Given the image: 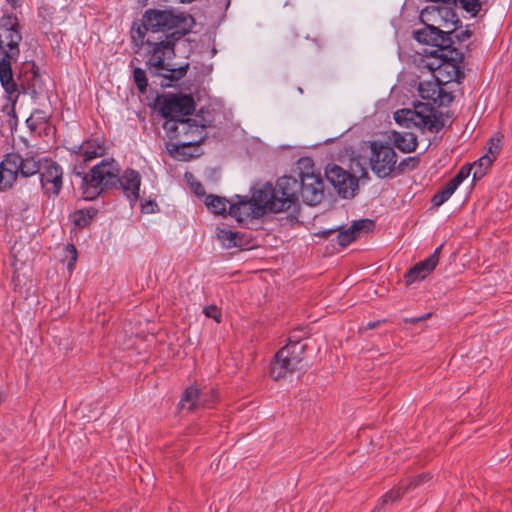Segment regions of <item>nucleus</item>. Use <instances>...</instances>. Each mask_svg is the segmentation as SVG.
I'll list each match as a JSON object with an SVG mask.
<instances>
[{
	"mask_svg": "<svg viewBox=\"0 0 512 512\" xmlns=\"http://www.w3.org/2000/svg\"><path fill=\"white\" fill-rule=\"evenodd\" d=\"M430 314H426L425 316L423 317H419V318H413V319H406L407 322H411V323H418L420 322L421 320H424L426 319L427 317H429Z\"/></svg>",
	"mask_w": 512,
	"mask_h": 512,
	"instance_id": "nucleus-46",
	"label": "nucleus"
},
{
	"mask_svg": "<svg viewBox=\"0 0 512 512\" xmlns=\"http://www.w3.org/2000/svg\"><path fill=\"white\" fill-rule=\"evenodd\" d=\"M49 118H50L49 111L42 110V109H36L31 113V115L27 121L34 122L36 124H42V123L48 122Z\"/></svg>",
	"mask_w": 512,
	"mask_h": 512,
	"instance_id": "nucleus-34",
	"label": "nucleus"
},
{
	"mask_svg": "<svg viewBox=\"0 0 512 512\" xmlns=\"http://www.w3.org/2000/svg\"><path fill=\"white\" fill-rule=\"evenodd\" d=\"M414 38L419 42L434 49L426 51L424 54H437L441 51L452 46L451 36H448L447 31L438 30L437 28L424 25V28L414 32Z\"/></svg>",
	"mask_w": 512,
	"mask_h": 512,
	"instance_id": "nucleus-16",
	"label": "nucleus"
},
{
	"mask_svg": "<svg viewBox=\"0 0 512 512\" xmlns=\"http://www.w3.org/2000/svg\"><path fill=\"white\" fill-rule=\"evenodd\" d=\"M429 479V476L427 474H422V475H419L417 477H415L412 481H410V483L407 486L408 489L412 488V487H416V486H419L420 484H422L423 482H425L426 480Z\"/></svg>",
	"mask_w": 512,
	"mask_h": 512,
	"instance_id": "nucleus-40",
	"label": "nucleus"
},
{
	"mask_svg": "<svg viewBox=\"0 0 512 512\" xmlns=\"http://www.w3.org/2000/svg\"><path fill=\"white\" fill-rule=\"evenodd\" d=\"M191 187L193 188L195 194H197L199 196L204 195L205 190L199 182L191 183Z\"/></svg>",
	"mask_w": 512,
	"mask_h": 512,
	"instance_id": "nucleus-41",
	"label": "nucleus"
},
{
	"mask_svg": "<svg viewBox=\"0 0 512 512\" xmlns=\"http://www.w3.org/2000/svg\"><path fill=\"white\" fill-rule=\"evenodd\" d=\"M165 96L170 97V96H186V95L185 94H166Z\"/></svg>",
	"mask_w": 512,
	"mask_h": 512,
	"instance_id": "nucleus-48",
	"label": "nucleus"
},
{
	"mask_svg": "<svg viewBox=\"0 0 512 512\" xmlns=\"http://www.w3.org/2000/svg\"><path fill=\"white\" fill-rule=\"evenodd\" d=\"M266 193L260 187H255L250 198L237 196L238 201L230 204L229 215L240 223L263 216L268 212L267 202L264 201Z\"/></svg>",
	"mask_w": 512,
	"mask_h": 512,
	"instance_id": "nucleus-12",
	"label": "nucleus"
},
{
	"mask_svg": "<svg viewBox=\"0 0 512 512\" xmlns=\"http://www.w3.org/2000/svg\"><path fill=\"white\" fill-rule=\"evenodd\" d=\"M304 350L305 345L300 344L298 341H290L286 346L282 347L271 362V377L274 380H279L299 369Z\"/></svg>",
	"mask_w": 512,
	"mask_h": 512,
	"instance_id": "nucleus-11",
	"label": "nucleus"
},
{
	"mask_svg": "<svg viewBox=\"0 0 512 512\" xmlns=\"http://www.w3.org/2000/svg\"><path fill=\"white\" fill-rule=\"evenodd\" d=\"M379 323H380V321L369 322L363 329L364 330L374 329V328H376L379 325Z\"/></svg>",
	"mask_w": 512,
	"mask_h": 512,
	"instance_id": "nucleus-45",
	"label": "nucleus"
},
{
	"mask_svg": "<svg viewBox=\"0 0 512 512\" xmlns=\"http://www.w3.org/2000/svg\"><path fill=\"white\" fill-rule=\"evenodd\" d=\"M185 176H186V177H188V176L192 177V174L185 173Z\"/></svg>",
	"mask_w": 512,
	"mask_h": 512,
	"instance_id": "nucleus-50",
	"label": "nucleus"
},
{
	"mask_svg": "<svg viewBox=\"0 0 512 512\" xmlns=\"http://www.w3.org/2000/svg\"><path fill=\"white\" fill-rule=\"evenodd\" d=\"M370 167L379 178L395 176L397 154L395 150L377 142L371 143Z\"/></svg>",
	"mask_w": 512,
	"mask_h": 512,
	"instance_id": "nucleus-13",
	"label": "nucleus"
},
{
	"mask_svg": "<svg viewBox=\"0 0 512 512\" xmlns=\"http://www.w3.org/2000/svg\"><path fill=\"white\" fill-rule=\"evenodd\" d=\"M394 145L405 153L413 152L417 147V136L412 132H392L391 137Z\"/></svg>",
	"mask_w": 512,
	"mask_h": 512,
	"instance_id": "nucleus-20",
	"label": "nucleus"
},
{
	"mask_svg": "<svg viewBox=\"0 0 512 512\" xmlns=\"http://www.w3.org/2000/svg\"><path fill=\"white\" fill-rule=\"evenodd\" d=\"M455 6V0H452V2L443 1L442 3L431 4L421 10L420 20L426 26L447 31L448 36H450L459 23Z\"/></svg>",
	"mask_w": 512,
	"mask_h": 512,
	"instance_id": "nucleus-10",
	"label": "nucleus"
},
{
	"mask_svg": "<svg viewBox=\"0 0 512 512\" xmlns=\"http://www.w3.org/2000/svg\"><path fill=\"white\" fill-rule=\"evenodd\" d=\"M43 162L37 160L34 156H21V167H19V174L23 177L32 176L40 172Z\"/></svg>",
	"mask_w": 512,
	"mask_h": 512,
	"instance_id": "nucleus-23",
	"label": "nucleus"
},
{
	"mask_svg": "<svg viewBox=\"0 0 512 512\" xmlns=\"http://www.w3.org/2000/svg\"><path fill=\"white\" fill-rule=\"evenodd\" d=\"M299 170V191L303 201L311 206L319 204L324 196V184L320 173L315 172L314 162L309 157L300 158L297 162Z\"/></svg>",
	"mask_w": 512,
	"mask_h": 512,
	"instance_id": "nucleus-9",
	"label": "nucleus"
},
{
	"mask_svg": "<svg viewBox=\"0 0 512 512\" xmlns=\"http://www.w3.org/2000/svg\"><path fill=\"white\" fill-rule=\"evenodd\" d=\"M216 399V392L212 388H200L198 385L188 387L181 397V405L189 410L198 407H208Z\"/></svg>",
	"mask_w": 512,
	"mask_h": 512,
	"instance_id": "nucleus-17",
	"label": "nucleus"
},
{
	"mask_svg": "<svg viewBox=\"0 0 512 512\" xmlns=\"http://www.w3.org/2000/svg\"><path fill=\"white\" fill-rule=\"evenodd\" d=\"M260 190H265L267 196L264 201L267 202L268 212L280 213L291 209L298 202L299 182L292 176H283L279 178L273 186L271 183H265Z\"/></svg>",
	"mask_w": 512,
	"mask_h": 512,
	"instance_id": "nucleus-7",
	"label": "nucleus"
},
{
	"mask_svg": "<svg viewBox=\"0 0 512 512\" xmlns=\"http://www.w3.org/2000/svg\"><path fill=\"white\" fill-rule=\"evenodd\" d=\"M327 180L334 186L338 194L344 198H351L358 189V179L346 172L338 165L327 167L325 171Z\"/></svg>",
	"mask_w": 512,
	"mask_h": 512,
	"instance_id": "nucleus-14",
	"label": "nucleus"
},
{
	"mask_svg": "<svg viewBox=\"0 0 512 512\" xmlns=\"http://www.w3.org/2000/svg\"><path fill=\"white\" fill-rule=\"evenodd\" d=\"M350 227L358 237L361 233H368L369 231L373 230L374 222L370 219H360L354 221Z\"/></svg>",
	"mask_w": 512,
	"mask_h": 512,
	"instance_id": "nucleus-29",
	"label": "nucleus"
},
{
	"mask_svg": "<svg viewBox=\"0 0 512 512\" xmlns=\"http://www.w3.org/2000/svg\"><path fill=\"white\" fill-rule=\"evenodd\" d=\"M157 204L153 201H148L144 205H142V210L146 213H152L154 212V207H156Z\"/></svg>",
	"mask_w": 512,
	"mask_h": 512,
	"instance_id": "nucleus-43",
	"label": "nucleus"
},
{
	"mask_svg": "<svg viewBox=\"0 0 512 512\" xmlns=\"http://www.w3.org/2000/svg\"><path fill=\"white\" fill-rule=\"evenodd\" d=\"M67 251L69 252L70 254V262L68 263V269H72L74 267V264L77 260V250L75 248V246L73 245H67Z\"/></svg>",
	"mask_w": 512,
	"mask_h": 512,
	"instance_id": "nucleus-39",
	"label": "nucleus"
},
{
	"mask_svg": "<svg viewBox=\"0 0 512 512\" xmlns=\"http://www.w3.org/2000/svg\"><path fill=\"white\" fill-rule=\"evenodd\" d=\"M494 160L495 159L493 157H491L488 154H485L481 158H479L477 161H475L471 165V167L473 169V179L482 178Z\"/></svg>",
	"mask_w": 512,
	"mask_h": 512,
	"instance_id": "nucleus-26",
	"label": "nucleus"
},
{
	"mask_svg": "<svg viewBox=\"0 0 512 512\" xmlns=\"http://www.w3.org/2000/svg\"><path fill=\"white\" fill-rule=\"evenodd\" d=\"M40 182L47 196H57L63 184V170L52 160L45 159L40 170Z\"/></svg>",
	"mask_w": 512,
	"mask_h": 512,
	"instance_id": "nucleus-15",
	"label": "nucleus"
},
{
	"mask_svg": "<svg viewBox=\"0 0 512 512\" xmlns=\"http://www.w3.org/2000/svg\"><path fill=\"white\" fill-rule=\"evenodd\" d=\"M427 102L415 103L413 109H400L394 113V119L400 126L416 128L422 132H439L446 124L448 115L441 109L438 98H426Z\"/></svg>",
	"mask_w": 512,
	"mask_h": 512,
	"instance_id": "nucleus-5",
	"label": "nucleus"
},
{
	"mask_svg": "<svg viewBox=\"0 0 512 512\" xmlns=\"http://www.w3.org/2000/svg\"><path fill=\"white\" fill-rule=\"evenodd\" d=\"M7 3L13 8L16 9L21 5V0H6Z\"/></svg>",
	"mask_w": 512,
	"mask_h": 512,
	"instance_id": "nucleus-44",
	"label": "nucleus"
},
{
	"mask_svg": "<svg viewBox=\"0 0 512 512\" xmlns=\"http://www.w3.org/2000/svg\"><path fill=\"white\" fill-rule=\"evenodd\" d=\"M461 7L472 16H475L481 8L479 0H460Z\"/></svg>",
	"mask_w": 512,
	"mask_h": 512,
	"instance_id": "nucleus-35",
	"label": "nucleus"
},
{
	"mask_svg": "<svg viewBox=\"0 0 512 512\" xmlns=\"http://www.w3.org/2000/svg\"><path fill=\"white\" fill-rule=\"evenodd\" d=\"M133 79L139 93H145L147 88V77L145 71L141 68H135L133 71Z\"/></svg>",
	"mask_w": 512,
	"mask_h": 512,
	"instance_id": "nucleus-31",
	"label": "nucleus"
},
{
	"mask_svg": "<svg viewBox=\"0 0 512 512\" xmlns=\"http://www.w3.org/2000/svg\"><path fill=\"white\" fill-rule=\"evenodd\" d=\"M21 156L17 153L7 154L0 163V191L10 188L19 175Z\"/></svg>",
	"mask_w": 512,
	"mask_h": 512,
	"instance_id": "nucleus-18",
	"label": "nucleus"
},
{
	"mask_svg": "<svg viewBox=\"0 0 512 512\" xmlns=\"http://www.w3.org/2000/svg\"><path fill=\"white\" fill-rule=\"evenodd\" d=\"M216 236L223 247L227 249L241 246V235L238 232L218 227L216 229Z\"/></svg>",
	"mask_w": 512,
	"mask_h": 512,
	"instance_id": "nucleus-22",
	"label": "nucleus"
},
{
	"mask_svg": "<svg viewBox=\"0 0 512 512\" xmlns=\"http://www.w3.org/2000/svg\"><path fill=\"white\" fill-rule=\"evenodd\" d=\"M470 36H471V32L468 29L462 30L458 34H456V38L459 41H465V40L469 39Z\"/></svg>",
	"mask_w": 512,
	"mask_h": 512,
	"instance_id": "nucleus-42",
	"label": "nucleus"
},
{
	"mask_svg": "<svg viewBox=\"0 0 512 512\" xmlns=\"http://www.w3.org/2000/svg\"><path fill=\"white\" fill-rule=\"evenodd\" d=\"M120 184L130 201H137L141 185L140 174L133 169H126L119 176V167L114 159H105L91 169L82 178V196L85 200H94L105 189Z\"/></svg>",
	"mask_w": 512,
	"mask_h": 512,
	"instance_id": "nucleus-4",
	"label": "nucleus"
},
{
	"mask_svg": "<svg viewBox=\"0 0 512 512\" xmlns=\"http://www.w3.org/2000/svg\"><path fill=\"white\" fill-rule=\"evenodd\" d=\"M407 490H408L407 486H401L396 489H393V490L389 491L388 493H386V495L383 497L381 503L383 505L387 504L389 502L393 503V502L397 501L398 499H400Z\"/></svg>",
	"mask_w": 512,
	"mask_h": 512,
	"instance_id": "nucleus-33",
	"label": "nucleus"
},
{
	"mask_svg": "<svg viewBox=\"0 0 512 512\" xmlns=\"http://www.w3.org/2000/svg\"><path fill=\"white\" fill-rule=\"evenodd\" d=\"M499 143H500V136L496 135V136L490 138L487 154L490 155L491 157H493L494 159L496 158V155L498 154V152L500 150Z\"/></svg>",
	"mask_w": 512,
	"mask_h": 512,
	"instance_id": "nucleus-38",
	"label": "nucleus"
},
{
	"mask_svg": "<svg viewBox=\"0 0 512 512\" xmlns=\"http://www.w3.org/2000/svg\"><path fill=\"white\" fill-rule=\"evenodd\" d=\"M461 61L462 53L452 46L437 54H421L414 62L419 70H427L430 73V79L421 80L414 73H403L391 89V93L405 95V91L410 94L417 91L419 96H451L442 85L460 83L464 75L460 69Z\"/></svg>",
	"mask_w": 512,
	"mask_h": 512,
	"instance_id": "nucleus-1",
	"label": "nucleus"
},
{
	"mask_svg": "<svg viewBox=\"0 0 512 512\" xmlns=\"http://www.w3.org/2000/svg\"><path fill=\"white\" fill-rule=\"evenodd\" d=\"M97 214L95 208L80 209L73 213L72 220L80 228L86 227Z\"/></svg>",
	"mask_w": 512,
	"mask_h": 512,
	"instance_id": "nucleus-24",
	"label": "nucleus"
},
{
	"mask_svg": "<svg viewBox=\"0 0 512 512\" xmlns=\"http://www.w3.org/2000/svg\"><path fill=\"white\" fill-rule=\"evenodd\" d=\"M22 35L19 22L14 15H3L0 18V82L8 94L19 91L27 96H37L42 93L40 76L31 69L21 72L17 81L13 79L12 64L16 63L19 55V45Z\"/></svg>",
	"mask_w": 512,
	"mask_h": 512,
	"instance_id": "nucleus-3",
	"label": "nucleus"
},
{
	"mask_svg": "<svg viewBox=\"0 0 512 512\" xmlns=\"http://www.w3.org/2000/svg\"><path fill=\"white\" fill-rule=\"evenodd\" d=\"M194 0H182V3H191L193 2Z\"/></svg>",
	"mask_w": 512,
	"mask_h": 512,
	"instance_id": "nucleus-49",
	"label": "nucleus"
},
{
	"mask_svg": "<svg viewBox=\"0 0 512 512\" xmlns=\"http://www.w3.org/2000/svg\"><path fill=\"white\" fill-rule=\"evenodd\" d=\"M337 229H329V230H324L322 231L320 234L322 237H328L331 233H333L334 231H336Z\"/></svg>",
	"mask_w": 512,
	"mask_h": 512,
	"instance_id": "nucleus-47",
	"label": "nucleus"
},
{
	"mask_svg": "<svg viewBox=\"0 0 512 512\" xmlns=\"http://www.w3.org/2000/svg\"><path fill=\"white\" fill-rule=\"evenodd\" d=\"M443 244L437 247L433 254H431L428 258L423 261L417 263L414 267H412L405 275L406 281L408 284L413 283L417 280L424 279L427 275H429L436 267L439 262L440 252L442 250Z\"/></svg>",
	"mask_w": 512,
	"mask_h": 512,
	"instance_id": "nucleus-19",
	"label": "nucleus"
},
{
	"mask_svg": "<svg viewBox=\"0 0 512 512\" xmlns=\"http://www.w3.org/2000/svg\"><path fill=\"white\" fill-rule=\"evenodd\" d=\"M458 188L457 184L449 180L446 185L432 198L434 206L439 207L445 203Z\"/></svg>",
	"mask_w": 512,
	"mask_h": 512,
	"instance_id": "nucleus-25",
	"label": "nucleus"
},
{
	"mask_svg": "<svg viewBox=\"0 0 512 512\" xmlns=\"http://www.w3.org/2000/svg\"><path fill=\"white\" fill-rule=\"evenodd\" d=\"M177 40L176 33H170L165 36L164 40L158 42L147 40L149 46L148 64L167 80V82L161 83L162 86H171L173 81H178L184 77L189 67L188 63L179 66L172 63L175 56L174 46Z\"/></svg>",
	"mask_w": 512,
	"mask_h": 512,
	"instance_id": "nucleus-6",
	"label": "nucleus"
},
{
	"mask_svg": "<svg viewBox=\"0 0 512 512\" xmlns=\"http://www.w3.org/2000/svg\"><path fill=\"white\" fill-rule=\"evenodd\" d=\"M144 29L151 32H168L175 30L176 38L180 39L189 32L194 19L185 13H174L167 10H147L144 15Z\"/></svg>",
	"mask_w": 512,
	"mask_h": 512,
	"instance_id": "nucleus-8",
	"label": "nucleus"
},
{
	"mask_svg": "<svg viewBox=\"0 0 512 512\" xmlns=\"http://www.w3.org/2000/svg\"><path fill=\"white\" fill-rule=\"evenodd\" d=\"M153 107L165 118L166 136L182 147L200 144L207 136L206 128L215 121V111L210 108L193 114L194 98H154Z\"/></svg>",
	"mask_w": 512,
	"mask_h": 512,
	"instance_id": "nucleus-2",
	"label": "nucleus"
},
{
	"mask_svg": "<svg viewBox=\"0 0 512 512\" xmlns=\"http://www.w3.org/2000/svg\"><path fill=\"white\" fill-rule=\"evenodd\" d=\"M105 148L95 141H88L79 146L76 152L79 158L84 162L91 161L94 158L100 157L104 154Z\"/></svg>",
	"mask_w": 512,
	"mask_h": 512,
	"instance_id": "nucleus-21",
	"label": "nucleus"
},
{
	"mask_svg": "<svg viewBox=\"0 0 512 512\" xmlns=\"http://www.w3.org/2000/svg\"><path fill=\"white\" fill-rule=\"evenodd\" d=\"M419 159L415 156L406 157L401 160L398 164L396 163L395 176L405 173L406 171H412L418 166Z\"/></svg>",
	"mask_w": 512,
	"mask_h": 512,
	"instance_id": "nucleus-28",
	"label": "nucleus"
},
{
	"mask_svg": "<svg viewBox=\"0 0 512 512\" xmlns=\"http://www.w3.org/2000/svg\"><path fill=\"white\" fill-rule=\"evenodd\" d=\"M356 238H357V236L354 233L353 229H351V227H349L348 229L339 231V233L337 235L338 243L343 247L352 243Z\"/></svg>",
	"mask_w": 512,
	"mask_h": 512,
	"instance_id": "nucleus-32",
	"label": "nucleus"
},
{
	"mask_svg": "<svg viewBox=\"0 0 512 512\" xmlns=\"http://www.w3.org/2000/svg\"><path fill=\"white\" fill-rule=\"evenodd\" d=\"M148 30L144 29V18L142 19V24L137 27L133 26L131 30V37L135 42L137 47H142L145 43L147 44V40L145 41V34Z\"/></svg>",
	"mask_w": 512,
	"mask_h": 512,
	"instance_id": "nucleus-30",
	"label": "nucleus"
},
{
	"mask_svg": "<svg viewBox=\"0 0 512 512\" xmlns=\"http://www.w3.org/2000/svg\"><path fill=\"white\" fill-rule=\"evenodd\" d=\"M471 171H473L471 165L470 166L465 165L450 180L452 182H454L455 184H457V186H459L470 175Z\"/></svg>",
	"mask_w": 512,
	"mask_h": 512,
	"instance_id": "nucleus-36",
	"label": "nucleus"
},
{
	"mask_svg": "<svg viewBox=\"0 0 512 512\" xmlns=\"http://www.w3.org/2000/svg\"><path fill=\"white\" fill-rule=\"evenodd\" d=\"M206 317L214 319L217 323L221 322V312L215 305L207 306L203 309Z\"/></svg>",
	"mask_w": 512,
	"mask_h": 512,
	"instance_id": "nucleus-37",
	"label": "nucleus"
},
{
	"mask_svg": "<svg viewBox=\"0 0 512 512\" xmlns=\"http://www.w3.org/2000/svg\"><path fill=\"white\" fill-rule=\"evenodd\" d=\"M228 201L219 196L215 195H208L205 199V204L207 208L215 213V214H222L226 211Z\"/></svg>",
	"mask_w": 512,
	"mask_h": 512,
	"instance_id": "nucleus-27",
	"label": "nucleus"
}]
</instances>
